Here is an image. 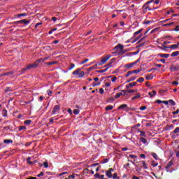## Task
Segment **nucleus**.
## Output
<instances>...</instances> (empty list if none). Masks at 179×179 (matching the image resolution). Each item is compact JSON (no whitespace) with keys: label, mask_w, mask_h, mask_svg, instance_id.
Segmentation results:
<instances>
[{"label":"nucleus","mask_w":179,"mask_h":179,"mask_svg":"<svg viewBox=\"0 0 179 179\" xmlns=\"http://www.w3.org/2000/svg\"><path fill=\"white\" fill-rule=\"evenodd\" d=\"M38 65H40V60H36L33 64H29L27 66V69H32L34 68H38Z\"/></svg>","instance_id":"obj_1"},{"label":"nucleus","mask_w":179,"mask_h":179,"mask_svg":"<svg viewBox=\"0 0 179 179\" xmlns=\"http://www.w3.org/2000/svg\"><path fill=\"white\" fill-rule=\"evenodd\" d=\"M110 58H111V55H107L106 57H103L102 59L99 62L97 63L96 66H97V65L99 66H101V65H104V64H106V61H108V59Z\"/></svg>","instance_id":"obj_2"},{"label":"nucleus","mask_w":179,"mask_h":179,"mask_svg":"<svg viewBox=\"0 0 179 179\" xmlns=\"http://www.w3.org/2000/svg\"><path fill=\"white\" fill-rule=\"evenodd\" d=\"M29 23H30V20H26V19H24V20H19V21H15V22H12V24H25L26 26H27V24H29Z\"/></svg>","instance_id":"obj_3"},{"label":"nucleus","mask_w":179,"mask_h":179,"mask_svg":"<svg viewBox=\"0 0 179 179\" xmlns=\"http://www.w3.org/2000/svg\"><path fill=\"white\" fill-rule=\"evenodd\" d=\"M119 49L120 50L119 52L120 54H125V52L124 51V45L121 44H118L114 48V50H119Z\"/></svg>","instance_id":"obj_4"},{"label":"nucleus","mask_w":179,"mask_h":179,"mask_svg":"<svg viewBox=\"0 0 179 179\" xmlns=\"http://www.w3.org/2000/svg\"><path fill=\"white\" fill-rule=\"evenodd\" d=\"M170 71H171V72H177V71H179V65L178 64H173L170 67Z\"/></svg>","instance_id":"obj_5"},{"label":"nucleus","mask_w":179,"mask_h":179,"mask_svg":"<svg viewBox=\"0 0 179 179\" xmlns=\"http://www.w3.org/2000/svg\"><path fill=\"white\" fill-rule=\"evenodd\" d=\"M143 13H146V12H148V10H152V8H150V7H149V4L145 3L143 6Z\"/></svg>","instance_id":"obj_6"},{"label":"nucleus","mask_w":179,"mask_h":179,"mask_svg":"<svg viewBox=\"0 0 179 179\" xmlns=\"http://www.w3.org/2000/svg\"><path fill=\"white\" fill-rule=\"evenodd\" d=\"M61 108V106H59V105H55L53 108L52 114H55V113H57V111H59V110Z\"/></svg>","instance_id":"obj_7"},{"label":"nucleus","mask_w":179,"mask_h":179,"mask_svg":"<svg viewBox=\"0 0 179 179\" xmlns=\"http://www.w3.org/2000/svg\"><path fill=\"white\" fill-rule=\"evenodd\" d=\"M158 57H160L161 58H169V57H170V54L159 53Z\"/></svg>","instance_id":"obj_8"},{"label":"nucleus","mask_w":179,"mask_h":179,"mask_svg":"<svg viewBox=\"0 0 179 179\" xmlns=\"http://www.w3.org/2000/svg\"><path fill=\"white\" fill-rule=\"evenodd\" d=\"M14 73H15V71H11L1 74V76H8V75H13Z\"/></svg>","instance_id":"obj_9"},{"label":"nucleus","mask_w":179,"mask_h":179,"mask_svg":"<svg viewBox=\"0 0 179 179\" xmlns=\"http://www.w3.org/2000/svg\"><path fill=\"white\" fill-rule=\"evenodd\" d=\"M114 61H115V59H111V60H110V62L109 63V64H108L107 65H106L105 66V68H108V69H109V68H111V66H112V64H113V62H114Z\"/></svg>","instance_id":"obj_10"},{"label":"nucleus","mask_w":179,"mask_h":179,"mask_svg":"<svg viewBox=\"0 0 179 179\" xmlns=\"http://www.w3.org/2000/svg\"><path fill=\"white\" fill-rule=\"evenodd\" d=\"M134 65H135V63H130V64H126L124 68H127V69H129L131 68H132V66H134Z\"/></svg>","instance_id":"obj_11"},{"label":"nucleus","mask_w":179,"mask_h":179,"mask_svg":"<svg viewBox=\"0 0 179 179\" xmlns=\"http://www.w3.org/2000/svg\"><path fill=\"white\" fill-rule=\"evenodd\" d=\"M80 69H77L76 71H74L73 73H72V75H74L75 76H78L79 75V73L80 72Z\"/></svg>","instance_id":"obj_12"},{"label":"nucleus","mask_w":179,"mask_h":179,"mask_svg":"<svg viewBox=\"0 0 179 179\" xmlns=\"http://www.w3.org/2000/svg\"><path fill=\"white\" fill-rule=\"evenodd\" d=\"M27 67L23 68L21 71H19V75H24L26 73V71H27Z\"/></svg>","instance_id":"obj_13"},{"label":"nucleus","mask_w":179,"mask_h":179,"mask_svg":"<svg viewBox=\"0 0 179 179\" xmlns=\"http://www.w3.org/2000/svg\"><path fill=\"white\" fill-rule=\"evenodd\" d=\"M141 31H143V29H140L138 31L134 32L133 37H136L138 34H141Z\"/></svg>","instance_id":"obj_14"},{"label":"nucleus","mask_w":179,"mask_h":179,"mask_svg":"<svg viewBox=\"0 0 179 179\" xmlns=\"http://www.w3.org/2000/svg\"><path fill=\"white\" fill-rule=\"evenodd\" d=\"M58 64L57 61H55V62H45V65H55Z\"/></svg>","instance_id":"obj_15"},{"label":"nucleus","mask_w":179,"mask_h":179,"mask_svg":"<svg viewBox=\"0 0 179 179\" xmlns=\"http://www.w3.org/2000/svg\"><path fill=\"white\" fill-rule=\"evenodd\" d=\"M106 177H108V178H113V173L111 172H110L109 171H106Z\"/></svg>","instance_id":"obj_16"},{"label":"nucleus","mask_w":179,"mask_h":179,"mask_svg":"<svg viewBox=\"0 0 179 179\" xmlns=\"http://www.w3.org/2000/svg\"><path fill=\"white\" fill-rule=\"evenodd\" d=\"M169 48H171L172 50H177V48H178V43H177V44H173L169 46Z\"/></svg>","instance_id":"obj_17"},{"label":"nucleus","mask_w":179,"mask_h":179,"mask_svg":"<svg viewBox=\"0 0 179 179\" xmlns=\"http://www.w3.org/2000/svg\"><path fill=\"white\" fill-rule=\"evenodd\" d=\"M50 58V57H46L45 58H40L38 59V61H39V63L40 62H45V61H47L48 59Z\"/></svg>","instance_id":"obj_18"},{"label":"nucleus","mask_w":179,"mask_h":179,"mask_svg":"<svg viewBox=\"0 0 179 179\" xmlns=\"http://www.w3.org/2000/svg\"><path fill=\"white\" fill-rule=\"evenodd\" d=\"M113 108H114V106L109 105L105 108V110L106 111H110V110H113Z\"/></svg>","instance_id":"obj_19"},{"label":"nucleus","mask_w":179,"mask_h":179,"mask_svg":"<svg viewBox=\"0 0 179 179\" xmlns=\"http://www.w3.org/2000/svg\"><path fill=\"white\" fill-rule=\"evenodd\" d=\"M140 141L141 142H142V143H144V145H146V143H148V140H146V138L143 137H141Z\"/></svg>","instance_id":"obj_20"},{"label":"nucleus","mask_w":179,"mask_h":179,"mask_svg":"<svg viewBox=\"0 0 179 179\" xmlns=\"http://www.w3.org/2000/svg\"><path fill=\"white\" fill-rule=\"evenodd\" d=\"M30 160H31V158L30 157H27V163L28 164H30V165L34 164V162H32L30 161Z\"/></svg>","instance_id":"obj_21"},{"label":"nucleus","mask_w":179,"mask_h":179,"mask_svg":"<svg viewBox=\"0 0 179 179\" xmlns=\"http://www.w3.org/2000/svg\"><path fill=\"white\" fill-rule=\"evenodd\" d=\"M145 79H146V80H152V79H153V75L150 74L148 76H146Z\"/></svg>","instance_id":"obj_22"},{"label":"nucleus","mask_w":179,"mask_h":179,"mask_svg":"<svg viewBox=\"0 0 179 179\" xmlns=\"http://www.w3.org/2000/svg\"><path fill=\"white\" fill-rule=\"evenodd\" d=\"M136 99H141V94L139 93H137L136 96H133L131 100H136Z\"/></svg>","instance_id":"obj_23"},{"label":"nucleus","mask_w":179,"mask_h":179,"mask_svg":"<svg viewBox=\"0 0 179 179\" xmlns=\"http://www.w3.org/2000/svg\"><path fill=\"white\" fill-rule=\"evenodd\" d=\"M127 107H128V105L127 104H122V105H120L117 109L118 110H122V108H127Z\"/></svg>","instance_id":"obj_24"},{"label":"nucleus","mask_w":179,"mask_h":179,"mask_svg":"<svg viewBox=\"0 0 179 179\" xmlns=\"http://www.w3.org/2000/svg\"><path fill=\"white\" fill-rule=\"evenodd\" d=\"M107 71H108V68H106L102 70L96 71V72H98V73H104V72H107Z\"/></svg>","instance_id":"obj_25"},{"label":"nucleus","mask_w":179,"mask_h":179,"mask_svg":"<svg viewBox=\"0 0 179 179\" xmlns=\"http://www.w3.org/2000/svg\"><path fill=\"white\" fill-rule=\"evenodd\" d=\"M179 51L173 52L171 54V57H178Z\"/></svg>","instance_id":"obj_26"},{"label":"nucleus","mask_w":179,"mask_h":179,"mask_svg":"<svg viewBox=\"0 0 179 179\" xmlns=\"http://www.w3.org/2000/svg\"><path fill=\"white\" fill-rule=\"evenodd\" d=\"M150 97H154V96H155L157 94L156 91L153 90L152 92H149L148 93Z\"/></svg>","instance_id":"obj_27"},{"label":"nucleus","mask_w":179,"mask_h":179,"mask_svg":"<svg viewBox=\"0 0 179 179\" xmlns=\"http://www.w3.org/2000/svg\"><path fill=\"white\" fill-rule=\"evenodd\" d=\"M2 115L3 117H8V110L6 109L2 110Z\"/></svg>","instance_id":"obj_28"},{"label":"nucleus","mask_w":179,"mask_h":179,"mask_svg":"<svg viewBox=\"0 0 179 179\" xmlns=\"http://www.w3.org/2000/svg\"><path fill=\"white\" fill-rule=\"evenodd\" d=\"M115 101V99L114 97H113V96L109 97V98L106 100L107 103H111V102Z\"/></svg>","instance_id":"obj_29"},{"label":"nucleus","mask_w":179,"mask_h":179,"mask_svg":"<svg viewBox=\"0 0 179 179\" xmlns=\"http://www.w3.org/2000/svg\"><path fill=\"white\" fill-rule=\"evenodd\" d=\"M3 143L9 145V143H13V140H3Z\"/></svg>","instance_id":"obj_30"},{"label":"nucleus","mask_w":179,"mask_h":179,"mask_svg":"<svg viewBox=\"0 0 179 179\" xmlns=\"http://www.w3.org/2000/svg\"><path fill=\"white\" fill-rule=\"evenodd\" d=\"M83 76H85V71H80L78 78H83Z\"/></svg>","instance_id":"obj_31"},{"label":"nucleus","mask_w":179,"mask_h":179,"mask_svg":"<svg viewBox=\"0 0 179 179\" xmlns=\"http://www.w3.org/2000/svg\"><path fill=\"white\" fill-rule=\"evenodd\" d=\"M173 161L171 160L169 162V164L166 165V169H169L170 167H171L173 166Z\"/></svg>","instance_id":"obj_32"},{"label":"nucleus","mask_w":179,"mask_h":179,"mask_svg":"<svg viewBox=\"0 0 179 179\" xmlns=\"http://www.w3.org/2000/svg\"><path fill=\"white\" fill-rule=\"evenodd\" d=\"M152 157H154V159H155V160H159V156L157 155V154L152 152Z\"/></svg>","instance_id":"obj_33"},{"label":"nucleus","mask_w":179,"mask_h":179,"mask_svg":"<svg viewBox=\"0 0 179 179\" xmlns=\"http://www.w3.org/2000/svg\"><path fill=\"white\" fill-rule=\"evenodd\" d=\"M137 82H138V83H142L143 82H145V78L140 77L138 78Z\"/></svg>","instance_id":"obj_34"},{"label":"nucleus","mask_w":179,"mask_h":179,"mask_svg":"<svg viewBox=\"0 0 179 179\" xmlns=\"http://www.w3.org/2000/svg\"><path fill=\"white\" fill-rule=\"evenodd\" d=\"M140 132V136H143L144 138H146V133L143 131H139Z\"/></svg>","instance_id":"obj_35"},{"label":"nucleus","mask_w":179,"mask_h":179,"mask_svg":"<svg viewBox=\"0 0 179 179\" xmlns=\"http://www.w3.org/2000/svg\"><path fill=\"white\" fill-rule=\"evenodd\" d=\"M123 94L122 92L117 93L116 95L115 96V99H120L121 96H122Z\"/></svg>","instance_id":"obj_36"},{"label":"nucleus","mask_w":179,"mask_h":179,"mask_svg":"<svg viewBox=\"0 0 179 179\" xmlns=\"http://www.w3.org/2000/svg\"><path fill=\"white\" fill-rule=\"evenodd\" d=\"M142 164H143V169H145V170H148V164H146V162L143 161Z\"/></svg>","instance_id":"obj_37"},{"label":"nucleus","mask_w":179,"mask_h":179,"mask_svg":"<svg viewBox=\"0 0 179 179\" xmlns=\"http://www.w3.org/2000/svg\"><path fill=\"white\" fill-rule=\"evenodd\" d=\"M135 79H136V77H131V78L127 80L126 83H129V82H133V80H135Z\"/></svg>","instance_id":"obj_38"},{"label":"nucleus","mask_w":179,"mask_h":179,"mask_svg":"<svg viewBox=\"0 0 179 179\" xmlns=\"http://www.w3.org/2000/svg\"><path fill=\"white\" fill-rule=\"evenodd\" d=\"M24 124L25 125H30V124H31V120H25V121H24Z\"/></svg>","instance_id":"obj_39"},{"label":"nucleus","mask_w":179,"mask_h":179,"mask_svg":"<svg viewBox=\"0 0 179 179\" xmlns=\"http://www.w3.org/2000/svg\"><path fill=\"white\" fill-rule=\"evenodd\" d=\"M73 68H75V64L71 63L70 64V66L69 67V71H72V69H73Z\"/></svg>","instance_id":"obj_40"},{"label":"nucleus","mask_w":179,"mask_h":179,"mask_svg":"<svg viewBox=\"0 0 179 179\" xmlns=\"http://www.w3.org/2000/svg\"><path fill=\"white\" fill-rule=\"evenodd\" d=\"M73 112L75 115H78L79 113H80V110H79V109H74Z\"/></svg>","instance_id":"obj_41"},{"label":"nucleus","mask_w":179,"mask_h":179,"mask_svg":"<svg viewBox=\"0 0 179 179\" xmlns=\"http://www.w3.org/2000/svg\"><path fill=\"white\" fill-rule=\"evenodd\" d=\"M134 86H136V82L130 83L129 84V87H134Z\"/></svg>","instance_id":"obj_42"},{"label":"nucleus","mask_w":179,"mask_h":179,"mask_svg":"<svg viewBox=\"0 0 179 179\" xmlns=\"http://www.w3.org/2000/svg\"><path fill=\"white\" fill-rule=\"evenodd\" d=\"M138 54H139V50H137L136 52H130V53H129V55H136Z\"/></svg>","instance_id":"obj_43"},{"label":"nucleus","mask_w":179,"mask_h":179,"mask_svg":"<svg viewBox=\"0 0 179 179\" xmlns=\"http://www.w3.org/2000/svg\"><path fill=\"white\" fill-rule=\"evenodd\" d=\"M170 104H171L172 106H176V101H174V100L173 99H170L169 100V102Z\"/></svg>","instance_id":"obj_44"},{"label":"nucleus","mask_w":179,"mask_h":179,"mask_svg":"<svg viewBox=\"0 0 179 179\" xmlns=\"http://www.w3.org/2000/svg\"><path fill=\"white\" fill-rule=\"evenodd\" d=\"M22 16H27V13H24L17 15V17H22Z\"/></svg>","instance_id":"obj_45"},{"label":"nucleus","mask_w":179,"mask_h":179,"mask_svg":"<svg viewBox=\"0 0 179 179\" xmlns=\"http://www.w3.org/2000/svg\"><path fill=\"white\" fill-rule=\"evenodd\" d=\"M8 92H13V90L10 87H7L5 90V92L8 93Z\"/></svg>","instance_id":"obj_46"},{"label":"nucleus","mask_w":179,"mask_h":179,"mask_svg":"<svg viewBox=\"0 0 179 179\" xmlns=\"http://www.w3.org/2000/svg\"><path fill=\"white\" fill-rule=\"evenodd\" d=\"M136 92H138V90H130L127 91L128 93H136Z\"/></svg>","instance_id":"obj_47"},{"label":"nucleus","mask_w":179,"mask_h":179,"mask_svg":"<svg viewBox=\"0 0 179 179\" xmlns=\"http://www.w3.org/2000/svg\"><path fill=\"white\" fill-rule=\"evenodd\" d=\"M26 129V127L25 126H20L19 127V131H23Z\"/></svg>","instance_id":"obj_48"},{"label":"nucleus","mask_w":179,"mask_h":179,"mask_svg":"<svg viewBox=\"0 0 179 179\" xmlns=\"http://www.w3.org/2000/svg\"><path fill=\"white\" fill-rule=\"evenodd\" d=\"M106 163H108V159H107V158L103 159L101 164H104Z\"/></svg>","instance_id":"obj_49"},{"label":"nucleus","mask_w":179,"mask_h":179,"mask_svg":"<svg viewBox=\"0 0 179 179\" xmlns=\"http://www.w3.org/2000/svg\"><path fill=\"white\" fill-rule=\"evenodd\" d=\"M130 75H132V71H128L127 74L125 75V78H128Z\"/></svg>","instance_id":"obj_50"},{"label":"nucleus","mask_w":179,"mask_h":179,"mask_svg":"<svg viewBox=\"0 0 179 179\" xmlns=\"http://www.w3.org/2000/svg\"><path fill=\"white\" fill-rule=\"evenodd\" d=\"M132 73H139V72H141L140 69H137V70H133L131 71Z\"/></svg>","instance_id":"obj_51"},{"label":"nucleus","mask_w":179,"mask_h":179,"mask_svg":"<svg viewBox=\"0 0 179 179\" xmlns=\"http://www.w3.org/2000/svg\"><path fill=\"white\" fill-rule=\"evenodd\" d=\"M143 45H145V43H140L136 47V48H141V47H143Z\"/></svg>","instance_id":"obj_52"},{"label":"nucleus","mask_w":179,"mask_h":179,"mask_svg":"<svg viewBox=\"0 0 179 179\" xmlns=\"http://www.w3.org/2000/svg\"><path fill=\"white\" fill-rule=\"evenodd\" d=\"M172 114L173 115H177V114H179V109H177L176 111H173Z\"/></svg>","instance_id":"obj_53"},{"label":"nucleus","mask_w":179,"mask_h":179,"mask_svg":"<svg viewBox=\"0 0 179 179\" xmlns=\"http://www.w3.org/2000/svg\"><path fill=\"white\" fill-rule=\"evenodd\" d=\"M158 62H162V64H166V59H161L157 60Z\"/></svg>","instance_id":"obj_54"},{"label":"nucleus","mask_w":179,"mask_h":179,"mask_svg":"<svg viewBox=\"0 0 179 179\" xmlns=\"http://www.w3.org/2000/svg\"><path fill=\"white\" fill-rule=\"evenodd\" d=\"M178 132H179V127H176L173 131V134H178Z\"/></svg>","instance_id":"obj_55"},{"label":"nucleus","mask_w":179,"mask_h":179,"mask_svg":"<svg viewBox=\"0 0 179 179\" xmlns=\"http://www.w3.org/2000/svg\"><path fill=\"white\" fill-rule=\"evenodd\" d=\"M89 62V59H84L80 64L81 65H83V64H86V62Z\"/></svg>","instance_id":"obj_56"},{"label":"nucleus","mask_w":179,"mask_h":179,"mask_svg":"<svg viewBox=\"0 0 179 179\" xmlns=\"http://www.w3.org/2000/svg\"><path fill=\"white\" fill-rule=\"evenodd\" d=\"M43 166L45 169H48V162H45L43 163Z\"/></svg>","instance_id":"obj_57"},{"label":"nucleus","mask_w":179,"mask_h":179,"mask_svg":"<svg viewBox=\"0 0 179 179\" xmlns=\"http://www.w3.org/2000/svg\"><path fill=\"white\" fill-rule=\"evenodd\" d=\"M146 108H147L146 106H141V107H140L141 111H145V110H146Z\"/></svg>","instance_id":"obj_58"},{"label":"nucleus","mask_w":179,"mask_h":179,"mask_svg":"<svg viewBox=\"0 0 179 179\" xmlns=\"http://www.w3.org/2000/svg\"><path fill=\"white\" fill-rule=\"evenodd\" d=\"M117 177H118V174H117V173H115L113 174V179L117 178Z\"/></svg>","instance_id":"obj_59"},{"label":"nucleus","mask_w":179,"mask_h":179,"mask_svg":"<svg viewBox=\"0 0 179 179\" xmlns=\"http://www.w3.org/2000/svg\"><path fill=\"white\" fill-rule=\"evenodd\" d=\"M44 176V172H41L39 174L36 176V177H43Z\"/></svg>","instance_id":"obj_60"},{"label":"nucleus","mask_w":179,"mask_h":179,"mask_svg":"<svg viewBox=\"0 0 179 179\" xmlns=\"http://www.w3.org/2000/svg\"><path fill=\"white\" fill-rule=\"evenodd\" d=\"M161 50H165L164 48H169V47L166 46L164 44L162 45V47H160Z\"/></svg>","instance_id":"obj_61"},{"label":"nucleus","mask_w":179,"mask_h":179,"mask_svg":"<svg viewBox=\"0 0 179 179\" xmlns=\"http://www.w3.org/2000/svg\"><path fill=\"white\" fill-rule=\"evenodd\" d=\"M94 177H95V178H100V173H96L94 175Z\"/></svg>","instance_id":"obj_62"},{"label":"nucleus","mask_w":179,"mask_h":179,"mask_svg":"<svg viewBox=\"0 0 179 179\" xmlns=\"http://www.w3.org/2000/svg\"><path fill=\"white\" fill-rule=\"evenodd\" d=\"M173 30L174 31H179V25H177Z\"/></svg>","instance_id":"obj_63"},{"label":"nucleus","mask_w":179,"mask_h":179,"mask_svg":"<svg viewBox=\"0 0 179 179\" xmlns=\"http://www.w3.org/2000/svg\"><path fill=\"white\" fill-rule=\"evenodd\" d=\"M117 80V77L114 76L111 78L112 82H115Z\"/></svg>","instance_id":"obj_64"}]
</instances>
